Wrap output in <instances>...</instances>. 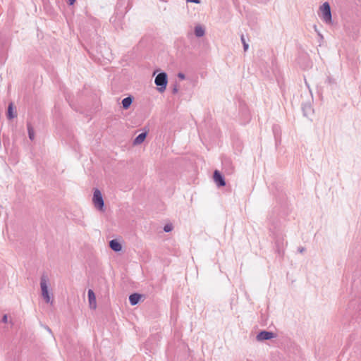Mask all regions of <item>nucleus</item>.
Returning a JSON list of instances; mask_svg holds the SVG:
<instances>
[{"label": "nucleus", "instance_id": "obj_1", "mask_svg": "<svg viewBox=\"0 0 361 361\" xmlns=\"http://www.w3.org/2000/svg\"><path fill=\"white\" fill-rule=\"evenodd\" d=\"M320 13L319 17L322 20L329 24L332 21V16L331 12V7L328 2H324L319 8Z\"/></svg>", "mask_w": 361, "mask_h": 361}, {"label": "nucleus", "instance_id": "obj_2", "mask_svg": "<svg viewBox=\"0 0 361 361\" xmlns=\"http://www.w3.org/2000/svg\"><path fill=\"white\" fill-rule=\"evenodd\" d=\"M168 82V76L165 72L159 73L154 80V83L157 86V90L159 92H163L166 87Z\"/></svg>", "mask_w": 361, "mask_h": 361}, {"label": "nucleus", "instance_id": "obj_3", "mask_svg": "<svg viewBox=\"0 0 361 361\" xmlns=\"http://www.w3.org/2000/svg\"><path fill=\"white\" fill-rule=\"evenodd\" d=\"M40 287L42 290V295L47 303H52L49 293L48 290V279L45 275H42L40 279Z\"/></svg>", "mask_w": 361, "mask_h": 361}, {"label": "nucleus", "instance_id": "obj_4", "mask_svg": "<svg viewBox=\"0 0 361 361\" xmlns=\"http://www.w3.org/2000/svg\"><path fill=\"white\" fill-rule=\"evenodd\" d=\"M92 202L96 209L99 211L104 210V202L101 191L96 188L94 190Z\"/></svg>", "mask_w": 361, "mask_h": 361}, {"label": "nucleus", "instance_id": "obj_5", "mask_svg": "<svg viewBox=\"0 0 361 361\" xmlns=\"http://www.w3.org/2000/svg\"><path fill=\"white\" fill-rule=\"evenodd\" d=\"M275 337V334L271 331H262L257 335V340L262 341L269 340Z\"/></svg>", "mask_w": 361, "mask_h": 361}, {"label": "nucleus", "instance_id": "obj_6", "mask_svg": "<svg viewBox=\"0 0 361 361\" xmlns=\"http://www.w3.org/2000/svg\"><path fill=\"white\" fill-rule=\"evenodd\" d=\"M213 177H214V182L216 183V184L218 186L222 187V186L226 185L225 179L219 171H217V170L214 171Z\"/></svg>", "mask_w": 361, "mask_h": 361}, {"label": "nucleus", "instance_id": "obj_7", "mask_svg": "<svg viewBox=\"0 0 361 361\" xmlns=\"http://www.w3.org/2000/svg\"><path fill=\"white\" fill-rule=\"evenodd\" d=\"M87 295L90 308L95 309L97 307V304L94 291L91 289H89Z\"/></svg>", "mask_w": 361, "mask_h": 361}, {"label": "nucleus", "instance_id": "obj_8", "mask_svg": "<svg viewBox=\"0 0 361 361\" xmlns=\"http://www.w3.org/2000/svg\"><path fill=\"white\" fill-rule=\"evenodd\" d=\"M147 135V132H143L139 134L133 140V145H138L142 143L146 139Z\"/></svg>", "mask_w": 361, "mask_h": 361}, {"label": "nucleus", "instance_id": "obj_9", "mask_svg": "<svg viewBox=\"0 0 361 361\" xmlns=\"http://www.w3.org/2000/svg\"><path fill=\"white\" fill-rule=\"evenodd\" d=\"M109 247L112 250L115 252H119L122 249L121 244L115 239L109 241Z\"/></svg>", "mask_w": 361, "mask_h": 361}, {"label": "nucleus", "instance_id": "obj_10", "mask_svg": "<svg viewBox=\"0 0 361 361\" xmlns=\"http://www.w3.org/2000/svg\"><path fill=\"white\" fill-rule=\"evenodd\" d=\"M276 247V251L277 252L281 255L283 252L284 248V242L283 238H278L275 241Z\"/></svg>", "mask_w": 361, "mask_h": 361}, {"label": "nucleus", "instance_id": "obj_11", "mask_svg": "<svg viewBox=\"0 0 361 361\" xmlns=\"http://www.w3.org/2000/svg\"><path fill=\"white\" fill-rule=\"evenodd\" d=\"M141 298V295L139 293H133L129 296V302L131 305H137Z\"/></svg>", "mask_w": 361, "mask_h": 361}, {"label": "nucleus", "instance_id": "obj_12", "mask_svg": "<svg viewBox=\"0 0 361 361\" xmlns=\"http://www.w3.org/2000/svg\"><path fill=\"white\" fill-rule=\"evenodd\" d=\"M133 100V98L131 96L124 98L121 102L123 108L124 109H128L132 104Z\"/></svg>", "mask_w": 361, "mask_h": 361}, {"label": "nucleus", "instance_id": "obj_13", "mask_svg": "<svg viewBox=\"0 0 361 361\" xmlns=\"http://www.w3.org/2000/svg\"><path fill=\"white\" fill-rule=\"evenodd\" d=\"M205 34L204 27L201 25H196L195 27V35L197 37H203Z\"/></svg>", "mask_w": 361, "mask_h": 361}, {"label": "nucleus", "instance_id": "obj_14", "mask_svg": "<svg viewBox=\"0 0 361 361\" xmlns=\"http://www.w3.org/2000/svg\"><path fill=\"white\" fill-rule=\"evenodd\" d=\"M7 116L9 119H12L16 117V114L13 113V103H10L8 106V114Z\"/></svg>", "mask_w": 361, "mask_h": 361}, {"label": "nucleus", "instance_id": "obj_15", "mask_svg": "<svg viewBox=\"0 0 361 361\" xmlns=\"http://www.w3.org/2000/svg\"><path fill=\"white\" fill-rule=\"evenodd\" d=\"M27 131H28L29 138L31 140H33L35 138V132H34V129H33L32 125L30 123H27Z\"/></svg>", "mask_w": 361, "mask_h": 361}, {"label": "nucleus", "instance_id": "obj_16", "mask_svg": "<svg viewBox=\"0 0 361 361\" xmlns=\"http://www.w3.org/2000/svg\"><path fill=\"white\" fill-rule=\"evenodd\" d=\"M302 111H303L304 115L305 116H307L310 115V114L311 113L312 109V107L310 105L305 104L302 106Z\"/></svg>", "mask_w": 361, "mask_h": 361}, {"label": "nucleus", "instance_id": "obj_17", "mask_svg": "<svg viewBox=\"0 0 361 361\" xmlns=\"http://www.w3.org/2000/svg\"><path fill=\"white\" fill-rule=\"evenodd\" d=\"M241 41L243 44L244 51H247L248 49V44L246 43L243 35L241 36Z\"/></svg>", "mask_w": 361, "mask_h": 361}, {"label": "nucleus", "instance_id": "obj_18", "mask_svg": "<svg viewBox=\"0 0 361 361\" xmlns=\"http://www.w3.org/2000/svg\"><path fill=\"white\" fill-rule=\"evenodd\" d=\"M173 229V226L171 224H166L164 227V231L166 233L171 231Z\"/></svg>", "mask_w": 361, "mask_h": 361}, {"label": "nucleus", "instance_id": "obj_19", "mask_svg": "<svg viewBox=\"0 0 361 361\" xmlns=\"http://www.w3.org/2000/svg\"><path fill=\"white\" fill-rule=\"evenodd\" d=\"M178 85L175 84L173 87L172 92H173V94H176L178 92Z\"/></svg>", "mask_w": 361, "mask_h": 361}, {"label": "nucleus", "instance_id": "obj_20", "mask_svg": "<svg viewBox=\"0 0 361 361\" xmlns=\"http://www.w3.org/2000/svg\"><path fill=\"white\" fill-rule=\"evenodd\" d=\"M8 322V317L6 314H4L2 317V322L6 323Z\"/></svg>", "mask_w": 361, "mask_h": 361}, {"label": "nucleus", "instance_id": "obj_21", "mask_svg": "<svg viewBox=\"0 0 361 361\" xmlns=\"http://www.w3.org/2000/svg\"><path fill=\"white\" fill-rule=\"evenodd\" d=\"M178 77L179 78H180L181 80H184V79H185V75H184L183 73H179L178 74Z\"/></svg>", "mask_w": 361, "mask_h": 361}, {"label": "nucleus", "instance_id": "obj_22", "mask_svg": "<svg viewBox=\"0 0 361 361\" xmlns=\"http://www.w3.org/2000/svg\"><path fill=\"white\" fill-rule=\"evenodd\" d=\"M188 2L195 3V4H200V0H186Z\"/></svg>", "mask_w": 361, "mask_h": 361}, {"label": "nucleus", "instance_id": "obj_23", "mask_svg": "<svg viewBox=\"0 0 361 361\" xmlns=\"http://www.w3.org/2000/svg\"><path fill=\"white\" fill-rule=\"evenodd\" d=\"M76 0H68L69 5H73Z\"/></svg>", "mask_w": 361, "mask_h": 361}, {"label": "nucleus", "instance_id": "obj_24", "mask_svg": "<svg viewBox=\"0 0 361 361\" xmlns=\"http://www.w3.org/2000/svg\"><path fill=\"white\" fill-rule=\"evenodd\" d=\"M304 250H305V248H304V247H300V248H299V252H301V253H302V252H304Z\"/></svg>", "mask_w": 361, "mask_h": 361}, {"label": "nucleus", "instance_id": "obj_25", "mask_svg": "<svg viewBox=\"0 0 361 361\" xmlns=\"http://www.w3.org/2000/svg\"><path fill=\"white\" fill-rule=\"evenodd\" d=\"M45 329H47V331H48L49 333H51V329H50V328H49V327L46 326V327H45Z\"/></svg>", "mask_w": 361, "mask_h": 361}, {"label": "nucleus", "instance_id": "obj_26", "mask_svg": "<svg viewBox=\"0 0 361 361\" xmlns=\"http://www.w3.org/2000/svg\"><path fill=\"white\" fill-rule=\"evenodd\" d=\"M319 35L320 36L321 38L323 37L322 35L320 33H319Z\"/></svg>", "mask_w": 361, "mask_h": 361}]
</instances>
